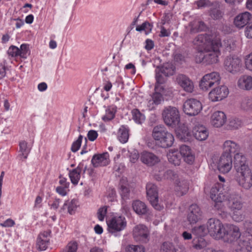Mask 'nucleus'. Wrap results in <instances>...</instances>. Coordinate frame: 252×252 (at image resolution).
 I'll return each mask as SVG.
<instances>
[{
    "label": "nucleus",
    "mask_w": 252,
    "mask_h": 252,
    "mask_svg": "<svg viewBox=\"0 0 252 252\" xmlns=\"http://www.w3.org/2000/svg\"><path fill=\"white\" fill-rule=\"evenodd\" d=\"M176 81L186 92L191 93L193 91V83L188 76L182 74H179L176 77Z\"/></svg>",
    "instance_id": "4be33fe9"
},
{
    "label": "nucleus",
    "mask_w": 252,
    "mask_h": 252,
    "mask_svg": "<svg viewBox=\"0 0 252 252\" xmlns=\"http://www.w3.org/2000/svg\"><path fill=\"white\" fill-rule=\"evenodd\" d=\"M194 137L198 140H205L208 136V132L206 128L203 126H195L192 130Z\"/></svg>",
    "instance_id": "c85d7f7f"
},
{
    "label": "nucleus",
    "mask_w": 252,
    "mask_h": 252,
    "mask_svg": "<svg viewBox=\"0 0 252 252\" xmlns=\"http://www.w3.org/2000/svg\"><path fill=\"white\" fill-rule=\"evenodd\" d=\"M152 136L162 148L171 147L174 141L173 135L169 132L163 126L159 125L154 127Z\"/></svg>",
    "instance_id": "f03ea898"
},
{
    "label": "nucleus",
    "mask_w": 252,
    "mask_h": 252,
    "mask_svg": "<svg viewBox=\"0 0 252 252\" xmlns=\"http://www.w3.org/2000/svg\"><path fill=\"white\" fill-rule=\"evenodd\" d=\"M79 247V242L76 240L69 241L63 248L61 252H77Z\"/></svg>",
    "instance_id": "ea45409f"
},
{
    "label": "nucleus",
    "mask_w": 252,
    "mask_h": 252,
    "mask_svg": "<svg viewBox=\"0 0 252 252\" xmlns=\"http://www.w3.org/2000/svg\"><path fill=\"white\" fill-rule=\"evenodd\" d=\"M153 27L152 24L148 22H145L142 25L137 26L136 30L138 32L144 31L146 34L150 33Z\"/></svg>",
    "instance_id": "de8ad7c7"
},
{
    "label": "nucleus",
    "mask_w": 252,
    "mask_h": 252,
    "mask_svg": "<svg viewBox=\"0 0 252 252\" xmlns=\"http://www.w3.org/2000/svg\"><path fill=\"white\" fill-rule=\"evenodd\" d=\"M223 64L225 69L233 74L239 72L242 66L241 59L234 55L227 56L224 61Z\"/></svg>",
    "instance_id": "1a4fd4ad"
},
{
    "label": "nucleus",
    "mask_w": 252,
    "mask_h": 252,
    "mask_svg": "<svg viewBox=\"0 0 252 252\" xmlns=\"http://www.w3.org/2000/svg\"><path fill=\"white\" fill-rule=\"evenodd\" d=\"M243 125L242 120L237 118H231L227 124V127L229 129L234 130L239 128Z\"/></svg>",
    "instance_id": "a19ab883"
},
{
    "label": "nucleus",
    "mask_w": 252,
    "mask_h": 252,
    "mask_svg": "<svg viewBox=\"0 0 252 252\" xmlns=\"http://www.w3.org/2000/svg\"><path fill=\"white\" fill-rule=\"evenodd\" d=\"M229 208L234 214L240 211L243 208L241 198L240 196L233 198L231 200V203L229 205Z\"/></svg>",
    "instance_id": "f704fd0d"
},
{
    "label": "nucleus",
    "mask_w": 252,
    "mask_h": 252,
    "mask_svg": "<svg viewBox=\"0 0 252 252\" xmlns=\"http://www.w3.org/2000/svg\"><path fill=\"white\" fill-rule=\"evenodd\" d=\"M110 162L108 153L95 154L93 156L91 163L94 168L108 165Z\"/></svg>",
    "instance_id": "6ab92c4d"
},
{
    "label": "nucleus",
    "mask_w": 252,
    "mask_h": 252,
    "mask_svg": "<svg viewBox=\"0 0 252 252\" xmlns=\"http://www.w3.org/2000/svg\"><path fill=\"white\" fill-rule=\"evenodd\" d=\"M220 39L217 37L209 48V51L197 52L195 55V61L197 63H203L207 64L216 63L219 61V56L220 53Z\"/></svg>",
    "instance_id": "f257e3e1"
},
{
    "label": "nucleus",
    "mask_w": 252,
    "mask_h": 252,
    "mask_svg": "<svg viewBox=\"0 0 252 252\" xmlns=\"http://www.w3.org/2000/svg\"><path fill=\"white\" fill-rule=\"evenodd\" d=\"M195 3L198 8L210 7L213 5L212 3L209 0H198L196 1Z\"/></svg>",
    "instance_id": "13d9d810"
},
{
    "label": "nucleus",
    "mask_w": 252,
    "mask_h": 252,
    "mask_svg": "<svg viewBox=\"0 0 252 252\" xmlns=\"http://www.w3.org/2000/svg\"><path fill=\"white\" fill-rule=\"evenodd\" d=\"M201 103L194 98L187 99L184 103L183 111L189 116H195L202 110Z\"/></svg>",
    "instance_id": "9b49d317"
},
{
    "label": "nucleus",
    "mask_w": 252,
    "mask_h": 252,
    "mask_svg": "<svg viewBox=\"0 0 252 252\" xmlns=\"http://www.w3.org/2000/svg\"><path fill=\"white\" fill-rule=\"evenodd\" d=\"M164 179L173 180L176 177V174L171 170H167L164 174Z\"/></svg>",
    "instance_id": "0e129e2a"
},
{
    "label": "nucleus",
    "mask_w": 252,
    "mask_h": 252,
    "mask_svg": "<svg viewBox=\"0 0 252 252\" xmlns=\"http://www.w3.org/2000/svg\"><path fill=\"white\" fill-rule=\"evenodd\" d=\"M61 200L60 198H55L53 201H50L49 202V205L51 208L54 210H57L59 207Z\"/></svg>",
    "instance_id": "69168bd1"
},
{
    "label": "nucleus",
    "mask_w": 252,
    "mask_h": 252,
    "mask_svg": "<svg viewBox=\"0 0 252 252\" xmlns=\"http://www.w3.org/2000/svg\"><path fill=\"white\" fill-rule=\"evenodd\" d=\"M140 160L148 166H153L159 161V158L152 153L143 151L140 154Z\"/></svg>",
    "instance_id": "b1692460"
},
{
    "label": "nucleus",
    "mask_w": 252,
    "mask_h": 252,
    "mask_svg": "<svg viewBox=\"0 0 252 252\" xmlns=\"http://www.w3.org/2000/svg\"><path fill=\"white\" fill-rule=\"evenodd\" d=\"M241 107L242 109L246 111L252 110V98H245L243 99Z\"/></svg>",
    "instance_id": "603ef678"
},
{
    "label": "nucleus",
    "mask_w": 252,
    "mask_h": 252,
    "mask_svg": "<svg viewBox=\"0 0 252 252\" xmlns=\"http://www.w3.org/2000/svg\"><path fill=\"white\" fill-rule=\"evenodd\" d=\"M108 230L114 233L124 230L126 226V218L123 216H115L107 221Z\"/></svg>",
    "instance_id": "9d476101"
},
{
    "label": "nucleus",
    "mask_w": 252,
    "mask_h": 252,
    "mask_svg": "<svg viewBox=\"0 0 252 252\" xmlns=\"http://www.w3.org/2000/svg\"><path fill=\"white\" fill-rule=\"evenodd\" d=\"M245 64L247 69L252 70V52L247 56L245 60Z\"/></svg>",
    "instance_id": "338daca9"
},
{
    "label": "nucleus",
    "mask_w": 252,
    "mask_h": 252,
    "mask_svg": "<svg viewBox=\"0 0 252 252\" xmlns=\"http://www.w3.org/2000/svg\"><path fill=\"white\" fill-rule=\"evenodd\" d=\"M120 193L123 200H125L129 199L130 190L127 184L121 183L120 187Z\"/></svg>",
    "instance_id": "c03bdc74"
},
{
    "label": "nucleus",
    "mask_w": 252,
    "mask_h": 252,
    "mask_svg": "<svg viewBox=\"0 0 252 252\" xmlns=\"http://www.w3.org/2000/svg\"><path fill=\"white\" fill-rule=\"evenodd\" d=\"M133 236L135 241L141 243H147L149 241L148 229L143 224L136 225L134 228Z\"/></svg>",
    "instance_id": "4468645a"
},
{
    "label": "nucleus",
    "mask_w": 252,
    "mask_h": 252,
    "mask_svg": "<svg viewBox=\"0 0 252 252\" xmlns=\"http://www.w3.org/2000/svg\"><path fill=\"white\" fill-rule=\"evenodd\" d=\"M228 193L224 188L223 185L217 183L211 188L210 190V197L216 202L215 207L218 210L223 211L224 206L221 203L227 199Z\"/></svg>",
    "instance_id": "7ed1b4c3"
},
{
    "label": "nucleus",
    "mask_w": 252,
    "mask_h": 252,
    "mask_svg": "<svg viewBox=\"0 0 252 252\" xmlns=\"http://www.w3.org/2000/svg\"><path fill=\"white\" fill-rule=\"evenodd\" d=\"M81 172L82 167L79 165L76 168L69 170L68 176L71 183L74 186L78 185L81 178Z\"/></svg>",
    "instance_id": "7c9ffc66"
},
{
    "label": "nucleus",
    "mask_w": 252,
    "mask_h": 252,
    "mask_svg": "<svg viewBox=\"0 0 252 252\" xmlns=\"http://www.w3.org/2000/svg\"><path fill=\"white\" fill-rule=\"evenodd\" d=\"M235 252H252V241L250 239H240L234 248Z\"/></svg>",
    "instance_id": "bb28decb"
},
{
    "label": "nucleus",
    "mask_w": 252,
    "mask_h": 252,
    "mask_svg": "<svg viewBox=\"0 0 252 252\" xmlns=\"http://www.w3.org/2000/svg\"><path fill=\"white\" fill-rule=\"evenodd\" d=\"M237 84L240 89L250 90L252 89V77L247 75H243L239 79Z\"/></svg>",
    "instance_id": "c756f323"
},
{
    "label": "nucleus",
    "mask_w": 252,
    "mask_h": 252,
    "mask_svg": "<svg viewBox=\"0 0 252 252\" xmlns=\"http://www.w3.org/2000/svg\"><path fill=\"white\" fill-rule=\"evenodd\" d=\"M169 162L175 166H178L181 162V156L178 150H171L167 154Z\"/></svg>",
    "instance_id": "2f4dec72"
},
{
    "label": "nucleus",
    "mask_w": 252,
    "mask_h": 252,
    "mask_svg": "<svg viewBox=\"0 0 252 252\" xmlns=\"http://www.w3.org/2000/svg\"><path fill=\"white\" fill-rule=\"evenodd\" d=\"M160 72L165 76L172 75L173 73V69L172 67L168 68L166 66H163L160 69Z\"/></svg>",
    "instance_id": "e2e57ef3"
},
{
    "label": "nucleus",
    "mask_w": 252,
    "mask_h": 252,
    "mask_svg": "<svg viewBox=\"0 0 252 252\" xmlns=\"http://www.w3.org/2000/svg\"><path fill=\"white\" fill-rule=\"evenodd\" d=\"M7 53L9 56H11L12 57H16L19 56V49L18 47L12 45L9 48Z\"/></svg>",
    "instance_id": "bf43d9fd"
},
{
    "label": "nucleus",
    "mask_w": 252,
    "mask_h": 252,
    "mask_svg": "<svg viewBox=\"0 0 252 252\" xmlns=\"http://www.w3.org/2000/svg\"><path fill=\"white\" fill-rule=\"evenodd\" d=\"M129 128L126 126H121L118 131V139L123 143H126L129 138Z\"/></svg>",
    "instance_id": "473e14b6"
},
{
    "label": "nucleus",
    "mask_w": 252,
    "mask_h": 252,
    "mask_svg": "<svg viewBox=\"0 0 252 252\" xmlns=\"http://www.w3.org/2000/svg\"><path fill=\"white\" fill-rule=\"evenodd\" d=\"M68 188H65V187L60 186L56 188V191L60 195L64 196L67 194L68 191L69 190Z\"/></svg>",
    "instance_id": "052dcab7"
},
{
    "label": "nucleus",
    "mask_w": 252,
    "mask_h": 252,
    "mask_svg": "<svg viewBox=\"0 0 252 252\" xmlns=\"http://www.w3.org/2000/svg\"><path fill=\"white\" fill-rule=\"evenodd\" d=\"M220 80V74L217 72H213L205 74L201 79L199 83L200 88L203 91H207L214 85H218Z\"/></svg>",
    "instance_id": "0eeeda50"
},
{
    "label": "nucleus",
    "mask_w": 252,
    "mask_h": 252,
    "mask_svg": "<svg viewBox=\"0 0 252 252\" xmlns=\"http://www.w3.org/2000/svg\"><path fill=\"white\" fill-rule=\"evenodd\" d=\"M108 206H103L101 207L97 211V217L99 220L103 221L107 213Z\"/></svg>",
    "instance_id": "864d4df0"
},
{
    "label": "nucleus",
    "mask_w": 252,
    "mask_h": 252,
    "mask_svg": "<svg viewBox=\"0 0 252 252\" xmlns=\"http://www.w3.org/2000/svg\"><path fill=\"white\" fill-rule=\"evenodd\" d=\"M232 166V156L222 153L218 162L219 170L221 173H227L231 170Z\"/></svg>",
    "instance_id": "f3484780"
},
{
    "label": "nucleus",
    "mask_w": 252,
    "mask_h": 252,
    "mask_svg": "<svg viewBox=\"0 0 252 252\" xmlns=\"http://www.w3.org/2000/svg\"><path fill=\"white\" fill-rule=\"evenodd\" d=\"M28 51V46L26 44H22L20 46V49H19V56L22 58H27Z\"/></svg>",
    "instance_id": "4d7b16f0"
},
{
    "label": "nucleus",
    "mask_w": 252,
    "mask_h": 252,
    "mask_svg": "<svg viewBox=\"0 0 252 252\" xmlns=\"http://www.w3.org/2000/svg\"><path fill=\"white\" fill-rule=\"evenodd\" d=\"M189 189V184L186 181H179L175 186V190L178 196L186 194Z\"/></svg>",
    "instance_id": "c9c22d12"
},
{
    "label": "nucleus",
    "mask_w": 252,
    "mask_h": 252,
    "mask_svg": "<svg viewBox=\"0 0 252 252\" xmlns=\"http://www.w3.org/2000/svg\"><path fill=\"white\" fill-rule=\"evenodd\" d=\"M131 114L133 120L138 124H142L145 120V117L139 109H133L131 111Z\"/></svg>",
    "instance_id": "37998d69"
},
{
    "label": "nucleus",
    "mask_w": 252,
    "mask_h": 252,
    "mask_svg": "<svg viewBox=\"0 0 252 252\" xmlns=\"http://www.w3.org/2000/svg\"><path fill=\"white\" fill-rule=\"evenodd\" d=\"M181 157L184 161L189 164H191L194 160V155L192 153L191 148L186 145H182L180 147L179 152Z\"/></svg>",
    "instance_id": "393cba45"
},
{
    "label": "nucleus",
    "mask_w": 252,
    "mask_h": 252,
    "mask_svg": "<svg viewBox=\"0 0 252 252\" xmlns=\"http://www.w3.org/2000/svg\"><path fill=\"white\" fill-rule=\"evenodd\" d=\"M15 224L14 220L11 219H8L3 221L2 223H0V225L4 227H12Z\"/></svg>",
    "instance_id": "774afa93"
},
{
    "label": "nucleus",
    "mask_w": 252,
    "mask_h": 252,
    "mask_svg": "<svg viewBox=\"0 0 252 252\" xmlns=\"http://www.w3.org/2000/svg\"><path fill=\"white\" fill-rule=\"evenodd\" d=\"M202 212L196 204L191 205L188 211L187 220L190 224H195L202 218Z\"/></svg>",
    "instance_id": "a211bd4d"
},
{
    "label": "nucleus",
    "mask_w": 252,
    "mask_h": 252,
    "mask_svg": "<svg viewBox=\"0 0 252 252\" xmlns=\"http://www.w3.org/2000/svg\"><path fill=\"white\" fill-rule=\"evenodd\" d=\"M152 98L154 103L158 105L160 103L162 99V95L159 93H155L153 94Z\"/></svg>",
    "instance_id": "680f3d73"
},
{
    "label": "nucleus",
    "mask_w": 252,
    "mask_h": 252,
    "mask_svg": "<svg viewBox=\"0 0 252 252\" xmlns=\"http://www.w3.org/2000/svg\"><path fill=\"white\" fill-rule=\"evenodd\" d=\"M215 40V39H212L210 35L200 34L194 39L193 43L196 46L198 52L209 51V48L212 46V43Z\"/></svg>",
    "instance_id": "6e6552de"
},
{
    "label": "nucleus",
    "mask_w": 252,
    "mask_h": 252,
    "mask_svg": "<svg viewBox=\"0 0 252 252\" xmlns=\"http://www.w3.org/2000/svg\"><path fill=\"white\" fill-rule=\"evenodd\" d=\"M208 245L209 243L202 237H198L196 241L193 240V247L197 250L205 249Z\"/></svg>",
    "instance_id": "a18cd8bd"
},
{
    "label": "nucleus",
    "mask_w": 252,
    "mask_h": 252,
    "mask_svg": "<svg viewBox=\"0 0 252 252\" xmlns=\"http://www.w3.org/2000/svg\"><path fill=\"white\" fill-rule=\"evenodd\" d=\"M27 143L25 141H22L19 143L20 154L18 156L20 160L25 161L28 158L30 152V149L27 147Z\"/></svg>",
    "instance_id": "72a5a7b5"
},
{
    "label": "nucleus",
    "mask_w": 252,
    "mask_h": 252,
    "mask_svg": "<svg viewBox=\"0 0 252 252\" xmlns=\"http://www.w3.org/2000/svg\"><path fill=\"white\" fill-rule=\"evenodd\" d=\"M148 199L153 207L158 211L162 210V206L158 204V192L156 185L152 183H148L146 186Z\"/></svg>",
    "instance_id": "ddd939ff"
},
{
    "label": "nucleus",
    "mask_w": 252,
    "mask_h": 252,
    "mask_svg": "<svg viewBox=\"0 0 252 252\" xmlns=\"http://www.w3.org/2000/svg\"><path fill=\"white\" fill-rule=\"evenodd\" d=\"M165 124L172 127H176L180 123V117L178 109L173 106L165 107L162 113Z\"/></svg>",
    "instance_id": "39448f33"
},
{
    "label": "nucleus",
    "mask_w": 252,
    "mask_h": 252,
    "mask_svg": "<svg viewBox=\"0 0 252 252\" xmlns=\"http://www.w3.org/2000/svg\"><path fill=\"white\" fill-rule=\"evenodd\" d=\"M208 232L215 239L223 238L224 227L220 220L216 218L209 219L206 224Z\"/></svg>",
    "instance_id": "20e7f679"
},
{
    "label": "nucleus",
    "mask_w": 252,
    "mask_h": 252,
    "mask_svg": "<svg viewBox=\"0 0 252 252\" xmlns=\"http://www.w3.org/2000/svg\"><path fill=\"white\" fill-rule=\"evenodd\" d=\"M160 252H176V251L172 243L165 242L162 244Z\"/></svg>",
    "instance_id": "8fccbe9b"
},
{
    "label": "nucleus",
    "mask_w": 252,
    "mask_h": 252,
    "mask_svg": "<svg viewBox=\"0 0 252 252\" xmlns=\"http://www.w3.org/2000/svg\"><path fill=\"white\" fill-rule=\"evenodd\" d=\"M117 112V107L114 106H108L106 110V113L102 117V120L105 122L110 121L115 117Z\"/></svg>",
    "instance_id": "58836bf2"
},
{
    "label": "nucleus",
    "mask_w": 252,
    "mask_h": 252,
    "mask_svg": "<svg viewBox=\"0 0 252 252\" xmlns=\"http://www.w3.org/2000/svg\"><path fill=\"white\" fill-rule=\"evenodd\" d=\"M222 153L228 156H231L232 154H234V156L242 150V147L239 143L231 140L225 141L222 144Z\"/></svg>",
    "instance_id": "dca6fc26"
},
{
    "label": "nucleus",
    "mask_w": 252,
    "mask_h": 252,
    "mask_svg": "<svg viewBox=\"0 0 252 252\" xmlns=\"http://www.w3.org/2000/svg\"><path fill=\"white\" fill-rule=\"evenodd\" d=\"M252 18V15L248 12L239 14L234 19L235 25L239 28H242L246 25Z\"/></svg>",
    "instance_id": "cd10ccee"
},
{
    "label": "nucleus",
    "mask_w": 252,
    "mask_h": 252,
    "mask_svg": "<svg viewBox=\"0 0 252 252\" xmlns=\"http://www.w3.org/2000/svg\"><path fill=\"white\" fill-rule=\"evenodd\" d=\"M132 207L133 210L139 216L147 215L149 217L152 216L146 204L139 200H136L132 202Z\"/></svg>",
    "instance_id": "412c9836"
},
{
    "label": "nucleus",
    "mask_w": 252,
    "mask_h": 252,
    "mask_svg": "<svg viewBox=\"0 0 252 252\" xmlns=\"http://www.w3.org/2000/svg\"><path fill=\"white\" fill-rule=\"evenodd\" d=\"M189 26L190 27V32L191 33H194L203 31L206 28L205 23L201 21H195L191 22L189 24Z\"/></svg>",
    "instance_id": "4c0bfd02"
},
{
    "label": "nucleus",
    "mask_w": 252,
    "mask_h": 252,
    "mask_svg": "<svg viewBox=\"0 0 252 252\" xmlns=\"http://www.w3.org/2000/svg\"><path fill=\"white\" fill-rule=\"evenodd\" d=\"M82 139L83 136L80 135L78 137V139L73 142L71 148V150L72 152L75 153L78 151L81 147Z\"/></svg>",
    "instance_id": "5fc2aeb1"
},
{
    "label": "nucleus",
    "mask_w": 252,
    "mask_h": 252,
    "mask_svg": "<svg viewBox=\"0 0 252 252\" xmlns=\"http://www.w3.org/2000/svg\"><path fill=\"white\" fill-rule=\"evenodd\" d=\"M234 164L236 172L250 169L245 156L241 152L234 156Z\"/></svg>",
    "instance_id": "aec40b11"
},
{
    "label": "nucleus",
    "mask_w": 252,
    "mask_h": 252,
    "mask_svg": "<svg viewBox=\"0 0 252 252\" xmlns=\"http://www.w3.org/2000/svg\"><path fill=\"white\" fill-rule=\"evenodd\" d=\"M77 200L75 199H72L71 201H66L62 209L65 210L67 208L68 213L70 215H73L75 213L77 207Z\"/></svg>",
    "instance_id": "e433bc0d"
},
{
    "label": "nucleus",
    "mask_w": 252,
    "mask_h": 252,
    "mask_svg": "<svg viewBox=\"0 0 252 252\" xmlns=\"http://www.w3.org/2000/svg\"><path fill=\"white\" fill-rule=\"evenodd\" d=\"M220 47H223L226 51L230 52L236 47L235 42L232 38H226L223 40L222 43L220 42Z\"/></svg>",
    "instance_id": "79ce46f5"
},
{
    "label": "nucleus",
    "mask_w": 252,
    "mask_h": 252,
    "mask_svg": "<svg viewBox=\"0 0 252 252\" xmlns=\"http://www.w3.org/2000/svg\"><path fill=\"white\" fill-rule=\"evenodd\" d=\"M126 252H145V248L142 246L129 245L126 248Z\"/></svg>",
    "instance_id": "6e6d98bb"
},
{
    "label": "nucleus",
    "mask_w": 252,
    "mask_h": 252,
    "mask_svg": "<svg viewBox=\"0 0 252 252\" xmlns=\"http://www.w3.org/2000/svg\"><path fill=\"white\" fill-rule=\"evenodd\" d=\"M223 13L218 8H212L210 10V15L214 20L220 19Z\"/></svg>",
    "instance_id": "3c124183"
},
{
    "label": "nucleus",
    "mask_w": 252,
    "mask_h": 252,
    "mask_svg": "<svg viewBox=\"0 0 252 252\" xmlns=\"http://www.w3.org/2000/svg\"><path fill=\"white\" fill-rule=\"evenodd\" d=\"M226 116L222 111L214 112L211 117V124L216 127H220L225 123Z\"/></svg>",
    "instance_id": "5701e85b"
},
{
    "label": "nucleus",
    "mask_w": 252,
    "mask_h": 252,
    "mask_svg": "<svg viewBox=\"0 0 252 252\" xmlns=\"http://www.w3.org/2000/svg\"><path fill=\"white\" fill-rule=\"evenodd\" d=\"M156 84L155 85V90L157 91H161L163 88L160 85L163 84L165 82V78L162 75L160 72L157 73L156 75Z\"/></svg>",
    "instance_id": "49530a36"
},
{
    "label": "nucleus",
    "mask_w": 252,
    "mask_h": 252,
    "mask_svg": "<svg viewBox=\"0 0 252 252\" xmlns=\"http://www.w3.org/2000/svg\"><path fill=\"white\" fill-rule=\"evenodd\" d=\"M224 241L230 243L237 241L240 238L241 233L239 228L233 224H227L224 228Z\"/></svg>",
    "instance_id": "f8f14e48"
},
{
    "label": "nucleus",
    "mask_w": 252,
    "mask_h": 252,
    "mask_svg": "<svg viewBox=\"0 0 252 252\" xmlns=\"http://www.w3.org/2000/svg\"><path fill=\"white\" fill-rule=\"evenodd\" d=\"M51 231L48 230L40 233L37 240V245L41 251L45 250L49 245Z\"/></svg>",
    "instance_id": "a878e982"
},
{
    "label": "nucleus",
    "mask_w": 252,
    "mask_h": 252,
    "mask_svg": "<svg viewBox=\"0 0 252 252\" xmlns=\"http://www.w3.org/2000/svg\"><path fill=\"white\" fill-rule=\"evenodd\" d=\"M235 180L243 189L248 190L252 188V171L251 169L236 172Z\"/></svg>",
    "instance_id": "423d86ee"
},
{
    "label": "nucleus",
    "mask_w": 252,
    "mask_h": 252,
    "mask_svg": "<svg viewBox=\"0 0 252 252\" xmlns=\"http://www.w3.org/2000/svg\"><path fill=\"white\" fill-rule=\"evenodd\" d=\"M228 89L225 86H221L213 89L209 93V98L212 101H218L225 98L228 94Z\"/></svg>",
    "instance_id": "2eb2a0df"
},
{
    "label": "nucleus",
    "mask_w": 252,
    "mask_h": 252,
    "mask_svg": "<svg viewBox=\"0 0 252 252\" xmlns=\"http://www.w3.org/2000/svg\"><path fill=\"white\" fill-rule=\"evenodd\" d=\"M205 225H200L198 227H195L192 229L193 234L198 236L199 237L204 236L208 233L207 228H206Z\"/></svg>",
    "instance_id": "09e8293b"
}]
</instances>
